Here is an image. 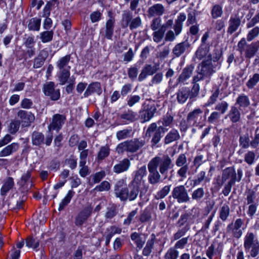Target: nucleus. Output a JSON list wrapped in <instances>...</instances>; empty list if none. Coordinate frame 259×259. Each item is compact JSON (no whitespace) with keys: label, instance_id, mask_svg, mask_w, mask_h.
I'll use <instances>...</instances> for the list:
<instances>
[{"label":"nucleus","instance_id":"nucleus-10","mask_svg":"<svg viewBox=\"0 0 259 259\" xmlns=\"http://www.w3.org/2000/svg\"><path fill=\"white\" fill-rule=\"evenodd\" d=\"M32 169L28 170L22 175L18 183L23 191H28L33 185V178L32 177Z\"/></svg>","mask_w":259,"mask_h":259},{"label":"nucleus","instance_id":"nucleus-4","mask_svg":"<svg viewBox=\"0 0 259 259\" xmlns=\"http://www.w3.org/2000/svg\"><path fill=\"white\" fill-rule=\"evenodd\" d=\"M145 144L144 140L135 138L119 143L116 148V151L118 154H123L124 152L133 153L141 148Z\"/></svg>","mask_w":259,"mask_h":259},{"label":"nucleus","instance_id":"nucleus-41","mask_svg":"<svg viewBox=\"0 0 259 259\" xmlns=\"http://www.w3.org/2000/svg\"><path fill=\"white\" fill-rule=\"evenodd\" d=\"M132 132V130L131 128H125L122 130L119 131L116 133V138L118 140H122L129 138L131 137Z\"/></svg>","mask_w":259,"mask_h":259},{"label":"nucleus","instance_id":"nucleus-6","mask_svg":"<svg viewBox=\"0 0 259 259\" xmlns=\"http://www.w3.org/2000/svg\"><path fill=\"white\" fill-rule=\"evenodd\" d=\"M244 221L241 219H237L234 222L228 224L226 229V234L231 237L239 239L242 235L241 229Z\"/></svg>","mask_w":259,"mask_h":259},{"label":"nucleus","instance_id":"nucleus-22","mask_svg":"<svg viewBox=\"0 0 259 259\" xmlns=\"http://www.w3.org/2000/svg\"><path fill=\"white\" fill-rule=\"evenodd\" d=\"M157 68L155 66L151 65H146L142 69L138 79L140 81H142L145 79L148 75H152L156 72Z\"/></svg>","mask_w":259,"mask_h":259},{"label":"nucleus","instance_id":"nucleus-33","mask_svg":"<svg viewBox=\"0 0 259 259\" xmlns=\"http://www.w3.org/2000/svg\"><path fill=\"white\" fill-rule=\"evenodd\" d=\"M155 240V236L154 234L151 235V238L149 239L144 247L142 253L144 256H149L152 252V250L153 248L154 242Z\"/></svg>","mask_w":259,"mask_h":259},{"label":"nucleus","instance_id":"nucleus-23","mask_svg":"<svg viewBox=\"0 0 259 259\" xmlns=\"http://www.w3.org/2000/svg\"><path fill=\"white\" fill-rule=\"evenodd\" d=\"M236 178V171L233 167H229L226 168L223 170L222 181V183H224L229 179L230 180L228 182H235Z\"/></svg>","mask_w":259,"mask_h":259},{"label":"nucleus","instance_id":"nucleus-64","mask_svg":"<svg viewBox=\"0 0 259 259\" xmlns=\"http://www.w3.org/2000/svg\"><path fill=\"white\" fill-rule=\"evenodd\" d=\"M178 251L175 248H170L165 254V259H177Z\"/></svg>","mask_w":259,"mask_h":259},{"label":"nucleus","instance_id":"nucleus-29","mask_svg":"<svg viewBox=\"0 0 259 259\" xmlns=\"http://www.w3.org/2000/svg\"><path fill=\"white\" fill-rule=\"evenodd\" d=\"M120 118L123 120L125 123L134 122L137 119V114L136 112L131 110L123 112L120 115Z\"/></svg>","mask_w":259,"mask_h":259},{"label":"nucleus","instance_id":"nucleus-58","mask_svg":"<svg viewBox=\"0 0 259 259\" xmlns=\"http://www.w3.org/2000/svg\"><path fill=\"white\" fill-rule=\"evenodd\" d=\"M172 116L170 114L167 113L165 115L163 116L161 121L159 120L158 121V123L159 124L160 122H161L163 126H170L172 123Z\"/></svg>","mask_w":259,"mask_h":259},{"label":"nucleus","instance_id":"nucleus-24","mask_svg":"<svg viewBox=\"0 0 259 259\" xmlns=\"http://www.w3.org/2000/svg\"><path fill=\"white\" fill-rule=\"evenodd\" d=\"M19 148V144L17 143H13L5 147L0 151V157H6L16 152Z\"/></svg>","mask_w":259,"mask_h":259},{"label":"nucleus","instance_id":"nucleus-55","mask_svg":"<svg viewBox=\"0 0 259 259\" xmlns=\"http://www.w3.org/2000/svg\"><path fill=\"white\" fill-rule=\"evenodd\" d=\"M20 125V121L14 120L11 121L9 127V131L12 134H15L18 130Z\"/></svg>","mask_w":259,"mask_h":259},{"label":"nucleus","instance_id":"nucleus-57","mask_svg":"<svg viewBox=\"0 0 259 259\" xmlns=\"http://www.w3.org/2000/svg\"><path fill=\"white\" fill-rule=\"evenodd\" d=\"M189 200L187 191L183 186H179V201L186 202Z\"/></svg>","mask_w":259,"mask_h":259},{"label":"nucleus","instance_id":"nucleus-50","mask_svg":"<svg viewBox=\"0 0 259 259\" xmlns=\"http://www.w3.org/2000/svg\"><path fill=\"white\" fill-rule=\"evenodd\" d=\"M178 138V133L177 130H172L170 131L165 138V143L166 144L170 143L177 139Z\"/></svg>","mask_w":259,"mask_h":259},{"label":"nucleus","instance_id":"nucleus-25","mask_svg":"<svg viewBox=\"0 0 259 259\" xmlns=\"http://www.w3.org/2000/svg\"><path fill=\"white\" fill-rule=\"evenodd\" d=\"M241 112L239 109L235 106H231L227 116L232 123L239 122L241 120Z\"/></svg>","mask_w":259,"mask_h":259},{"label":"nucleus","instance_id":"nucleus-63","mask_svg":"<svg viewBox=\"0 0 259 259\" xmlns=\"http://www.w3.org/2000/svg\"><path fill=\"white\" fill-rule=\"evenodd\" d=\"M111 187L110 183L106 181H104L102 182L99 185L97 186L95 190H97L100 192L104 191H108L110 190Z\"/></svg>","mask_w":259,"mask_h":259},{"label":"nucleus","instance_id":"nucleus-27","mask_svg":"<svg viewBox=\"0 0 259 259\" xmlns=\"http://www.w3.org/2000/svg\"><path fill=\"white\" fill-rule=\"evenodd\" d=\"M244 195L245 196V199L246 204L258 203V200L256 198V192L253 189H246Z\"/></svg>","mask_w":259,"mask_h":259},{"label":"nucleus","instance_id":"nucleus-15","mask_svg":"<svg viewBox=\"0 0 259 259\" xmlns=\"http://www.w3.org/2000/svg\"><path fill=\"white\" fill-rule=\"evenodd\" d=\"M212 64L211 60H207L202 62L198 66L197 71L202 73L205 77H209L215 70Z\"/></svg>","mask_w":259,"mask_h":259},{"label":"nucleus","instance_id":"nucleus-31","mask_svg":"<svg viewBox=\"0 0 259 259\" xmlns=\"http://www.w3.org/2000/svg\"><path fill=\"white\" fill-rule=\"evenodd\" d=\"M131 238L132 241L136 244L137 247L139 249H141L143 247L146 241L145 238L142 237L141 234L137 232L132 233Z\"/></svg>","mask_w":259,"mask_h":259},{"label":"nucleus","instance_id":"nucleus-39","mask_svg":"<svg viewBox=\"0 0 259 259\" xmlns=\"http://www.w3.org/2000/svg\"><path fill=\"white\" fill-rule=\"evenodd\" d=\"M240 147L242 149H247L251 146V141L248 134L240 136L239 139Z\"/></svg>","mask_w":259,"mask_h":259},{"label":"nucleus","instance_id":"nucleus-60","mask_svg":"<svg viewBox=\"0 0 259 259\" xmlns=\"http://www.w3.org/2000/svg\"><path fill=\"white\" fill-rule=\"evenodd\" d=\"M141 100V97L139 95H131L128 97L127 100V105L130 107H133L136 104L139 103Z\"/></svg>","mask_w":259,"mask_h":259},{"label":"nucleus","instance_id":"nucleus-26","mask_svg":"<svg viewBox=\"0 0 259 259\" xmlns=\"http://www.w3.org/2000/svg\"><path fill=\"white\" fill-rule=\"evenodd\" d=\"M259 49V41H257L247 45L245 49V56L247 58H251L254 56Z\"/></svg>","mask_w":259,"mask_h":259},{"label":"nucleus","instance_id":"nucleus-14","mask_svg":"<svg viewBox=\"0 0 259 259\" xmlns=\"http://www.w3.org/2000/svg\"><path fill=\"white\" fill-rule=\"evenodd\" d=\"M147 170L145 165H144L139 168L135 172V175L132 181L143 186L142 188L141 193L143 192H147L148 187L145 184V182L143 180V177L146 175Z\"/></svg>","mask_w":259,"mask_h":259},{"label":"nucleus","instance_id":"nucleus-8","mask_svg":"<svg viewBox=\"0 0 259 259\" xmlns=\"http://www.w3.org/2000/svg\"><path fill=\"white\" fill-rule=\"evenodd\" d=\"M154 164L156 168L159 166V171L161 174H164L170 168L171 160L167 155H163L162 157L156 156L152 158L149 162Z\"/></svg>","mask_w":259,"mask_h":259},{"label":"nucleus","instance_id":"nucleus-3","mask_svg":"<svg viewBox=\"0 0 259 259\" xmlns=\"http://www.w3.org/2000/svg\"><path fill=\"white\" fill-rule=\"evenodd\" d=\"M71 59V55L68 54L61 57L56 62V66L59 70L58 76L60 84H65L70 75L71 66L69 65Z\"/></svg>","mask_w":259,"mask_h":259},{"label":"nucleus","instance_id":"nucleus-56","mask_svg":"<svg viewBox=\"0 0 259 259\" xmlns=\"http://www.w3.org/2000/svg\"><path fill=\"white\" fill-rule=\"evenodd\" d=\"M26 246L28 247H31L36 249L39 246V241L32 237H28L26 239Z\"/></svg>","mask_w":259,"mask_h":259},{"label":"nucleus","instance_id":"nucleus-53","mask_svg":"<svg viewBox=\"0 0 259 259\" xmlns=\"http://www.w3.org/2000/svg\"><path fill=\"white\" fill-rule=\"evenodd\" d=\"M220 94L219 89H217L210 97L208 101L203 105L204 107H208L213 104L217 100Z\"/></svg>","mask_w":259,"mask_h":259},{"label":"nucleus","instance_id":"nucleus-18","mask_svg":"<svg viewBox=\"0 0 259 259\" xmlns=\"http://www.w3.org/2000/svg\"><path fill=\"white\" fill-rule=\"evenodd\" d=\"M156 110L155 105H148L146 109H144L140 112L141 122L144 123L149 121L153 117Z\"/></svg>","mask_w":259,"mask_h":259},{"label":"nucleus","instance_id":"nucleus-34","mask_svg":"<svg viewBox=\"0 0 259 259\" xmlns=\"http://www.w3.org/2000/svg\"><path fill=\"white\" fill-rule=\"evenodd\" d=\"M75 192L72 190L68 191L67 195L60 202L58 210L61 211L70 203L71 199L74 196Z\"/></svg>","mask_w":259,"mask_h":259},{"label":"nucleus","instance_id":"nucleus-5","mask_svg":"<svg viewBox=\"0 0 259 259\" xmlns=\"http://www.w3.org/2000/svg\"><path fill=\"white\" fill-rule=\"evenodd\" d=\"M142 24V21L140 16L133 18L131 11L126 10L123 12L121 20V26L122 28L128 27L132 30L140 27Z\"/></svg>","mask_w":259,"mask_h":259},{"label":"nucleus","instance_id":"nucleus-49","mask_svg":"<svg viewBox=\"0 0 259 259\" xmlns=\"http://www.w3.org/2000/svg\"><path fill=\"white\" fill-rule=\"evenodd\" d=\"M202 112V110L200 108L194 110L188 114L187 121H195Z\"/></svg>","mask_w":259,"mask_h":259},{"label":"nucleus","instance_id":"nucleus-11","mask_svg":"<svg viewBox=\"0 0 259 259\" xmlns=\"http://www.w3.org/2000/svg\"><path fill=\"white\" fill-rule=\"evenodd\" d=\"M43 91L46 96H49L53 101L58 100L60 97L59 89H55L54 82H46L44 85Z\"/></svg>","mask_w":259,"mask_h":259},{"label":"nucleus","instance_id":"nucleus-46","mask_svg":"<svg viewBox=\"0 0 259 259\" xmlns=\"http://www.w3.org/2000/svg\"><path fill=\"white\" fill-rule=\"evenodd\" d=\"M259 35V27L254 26L248 32L246 39L248 41H251L256 38Z\"/></svg>","mask_w":259,"mask_h":259},{"label":"nucleus","instance_id":"nucleus-9","mask_svg":"<svg viewBox=\"0 0 259 259\" xmlns=\"http://www.w3.org/2000/svg\"><path fill=\"white\" fill-rule=\"evenodd\" d=\"M244 14L242 13L232 15L228 21L229 26L227 32L230 34L235 32L241 24V20L243 18Z\"/></svg>","mask_w":259,"mask_h":259},{"label":"nucleus","instance_id":"nucleus-52","mask_svg":"<svg viewBox=\"0 0 259 259\" xmlns=\"http://www.w3.org/2000/svg\"><path fill=\"white\" fill-rule=\"evenodd\" d=\"M259 82V73H254L246 82L248 89H252Z\"/></svg>","mask_w":259,"mask_h":259},{"label":"nucleus","instance_id":"nucleus-19","mask_svg":"<svg viewBox=\"0 0 259 259\" xmlns=\"http://www.w3.org/2000/svg\"><path fill=\"white\" fill-rule=\"evenodd\" d=\"M102 93L101 83L99 82H93L89 84L83 94L84 98H87L94 94L100 95Z\"/></svg>","mask_w":259,"mask_h":259},{"label":"nucleus","instance_id":"nucleus-44","mask_svg":"<svg viewBox=\"0 0 259 259\" xmlns=\"http://www.w3.org/2000/svg\"><path fill=\"white\" fill-rule=\"evenodd\" d=\"M256 160V154L253 151H247L244 154V160L249 165L253 164Z\"/></svg>","mask_w":259,"mask_h":259},{"label":"nucleus","instance_id":"nucleus-59","mask_svg":"<svg viewBox=\"0 0 259 259\" xmlns=\"http://www.w3.org/2000/svg\"><path fill=\"white\" fill-rule=\"evenodd\" d=\"M189 96L190 97V92L189 88L182 89L181 91V95H179V102H185Z\"/></svg>","mask_w":259,"mask_h":259},{"label":"nucleus","instance_id":"nucleus-21","mask_svg":"<svg viewBox=\"0 0 259 259\" xmlns=\"http://www.w3.org/2000/svg\"><path fill=\"white\" fill-rule=\"evenodd\" d=\"M164 7L161 4H156L151 6L148 10V17L157 16L159 17L165 13Z\"/></svg>","mask_w":259,"mask_h":259},{"label":"nucleus","instance_id":"nucleus-35","mask_svg":"<svg viewBox=\"0 0 259 259\" xmlns=\"http://www.w3.org/2000/svg\"><path fill=\"white\" fill-rule=\"evenodd\" d=\"M194 67L192 65H190L185 67L179 76V81H184L189 78L192 74Z\"/></svg>","mask_w":259,"mask_h":259},{"label":"nucleus","instance_id":"nucleus-7","mask_svg":"<svg viewBox=\"0 0 259 259\" xmlns=\"http://www.w3.org/2000/svg\"><path fill=\"white\" fill-rule=\"evenodd\" d=\"M53 136L52 134L48 135L46 138L44 135L39 132L34 131L31 136V141L33 145L36 146H41V145L45 144L46 146L51 145Z\"/></svg>","mask_w":259,"mask_h":259},{"label":"nucleus","instance_id":"nucleus-45","mask_svg":"<svg viewBox=\"0 0 259 259\" xmlns=\"http://www.w3.org/2000/svg\"><path fill=\"white\" fill-rule=\"evenodd\" d=\"M165 132V128L163 126H159L158 128L156 130L154 133L152 139V142L154 144L158 143L162 137L161 134Z\"/></svg>","mask_w":259,"mask_h":259},{"label":"nucleus","instance_id":"nucleus-16","mask_svg":"<svg viewBox=\"0 0 259 259\" xmlns=\"http://www.w3.org/2000/svg\"><path fill=\"white\" fill-rule=\"evenodd\" d=\"M66 120V116L64 115L56 114L52 117V121L49 125L48 128L50 131L57 130L59 131L62 125L64 124Z\"/></svg>","mask_w":259,"mask_h":259},{"label":"nucleus","instance_id":"nucleus-43","mask_svg":"<svg viewBox=\"0 0 259 259\" xmlns=\"http://www.w3.org/2000/svg\"><path fill=\"white\" fill-rule=\"evenodd\" d=\"M230 207L227 204H224L220 208L219 211L220 218L223 221H225L227 220L228 217L230 214Z\"/></svg>","mask_w":259,"mask_h":259},{"label":"nucleus","instance_id":"nucleus-1","mask_svg":"<svg viewBox=\"0 0 259 259\" xmlns=\"http://www.w3.org/2000/svg\"><path fill=\"white\" fill-rule=\"evenodd\" d=\"M141 186L132 181L127 187L125 179H121L117 181L114 186V194L121 201H132L137 198Z\"/></svg>","mask_w":259,"mask_h":259},{"label":"nucleus","instance_id":"nucleus-51","mask_svg":"<svg viewBox=\"0 0 259 259\" xmlns=\"http://www.w3.org/2000/svg\"><path fill=\"white\" fill-rule=\"evenodd\" d=\"M45 60L46 57H44L42 54L40 53L34 59L33 68H38L41 67L44 65Z\"/></svg>","mask_w":259,"mask_h":259},{"label":"nucleus","instance_id":"nucleus-17","mask_svg":"<svg viewBox=\"0 0 259 259\" xmlns=\"http://www.w3.org/2000/svg\"><path fill=\"white\" fill-rule=\"evenodd\" d=\"M148 163V169L149 172L148 180L150 184L155 185L160 181L161 176L156 168L154 164Z\"/></svg>","mask_w":259,"mask_h":259},{"label":"nucleus","instance_id":"nucleus-20","mask_svg":"<svg viewBox=\"0 0 259 259\" xmlns=\"http://www.w3.org/2000/svg\"><path fill=\"white\" fill-rule=\"evenodd\" d=\"M131 165V163L130 159L125 158L114 165L113 170L114 172L117 174L124 172L130 169Z\"/></svg>","mask_w":259,"mask_h":259},{"label":"nucleus","instance_id":"nucleus-38","mask_svg":"<svg viewBox=\"0 0 259 259\" xmlns=\"http://www.w3.org/2000/svg\"><path fill=\"white\" fill-rule=\"evenodd\" d=\"M58 0H50L47 2L43 10V16H50L51 10L55 8V5L58 6Z\"/></svg>","mask_w":259,"mask_h":259},{"label":"nucleus","instance_id":"nucleus-37","mask_svg":"<svg viewBox=\"0 0 259 259\" xmlns=\"http://www.w3.org/2000/svg\"><path fill=\"white\" fill-rule=\"evenodd\" d=\"M53 30H47L39 33V38L42 43L51 42L54 36Z\"/></svg>","mask_w":259,"mask_h":259},{"label":"nucleus","instance_id":"nucleus-54","mask_svg":"<svg viewBox=\"0 0 259 259\" xmlns=\"http://www.w3.org/2000/svg\"><path fill=\"white\" fill-rule=\"evenodd\" d=\"M211 16L214 19H216L222 16L223 14L222 8L219 5H215L211 10Z\"/></svg>","mask_w":259,"mask_h":259},{"label":"nucleus","instance_id":"nucleus-28","mask_svg":"<svg viewBox=\"0 0 259 259\" xmlns=\"http://www.w3.org/2000/svg\"><path fill=\"white\" fill-rule=\"evenodd\" d=\"M14 186V179L12 177H8L4 181L3 185L1 189V194L5 196L7 193Z\"/></svg>","mask_w":259,"mask_h":259},{"label":"nucleus","instance_id":"nucleus-42","mask_svg":"<svg viewBox=\"0 0 259 259\" xmlns=\"http://www.w3.org/2000/svg\"><path fill=\"white\" fill-rule=\"evenodd\" d=\"M121 232V229L115 226H112L108 228L105 234L104 235V237H107L108 238H111L116 234H120Z\"/></svg>","mask_w":259,"mask_h":259},{"label":"nucleus","instance_id":"nucleus-62","mask_svg":"<svg viewBox=\"0 0 259 259\" xmlns=\"http://www.w3.org/2000/svg\"><path fill=\"white\" fill-rule=\"evenodd\" d=\"M169 191V186H165L161 190H160L157 193L156 195L155 196V198L156 199L163 198L168 193Z\"/></svg>","mask_w":259,"mask_h":259},{"label":"nucleus","instance_id":"nucleus-13","mask_svg":"<svg viewBox=\"0 0 259 259\" xmlns=\"http://www.w3.org/2000/svg\"><path fill=\"white\" fill-rule=\"evenodd\" d=\"M17 116L20 119L22 127H28L35 120V116L31 112L20 110L17 112Z\"/></svg>","mask_w":259,"mask_h":259},{"label":"nucleus","instance_id":"nucleus-48","mask_svg":"<svg viewBox=\"0 0 259 259\" xmlns=\"http://www.w3.org/2000/svg\"><path fill=\"white\" fill-rule=\"evenodd\" d=\"M164 26L161 27L157 30L155 31L153 34V40L156 42H160L162 39L165 29H164Z\"/></svg>","mask_w":259,"mask_h":259},{"label":"nucleus","instance_id":"nucleus-47","mask_svg":"<svg viewBox=\"0 0 259 259\" xmlns=\"http://www.w3.org/2000/svg\"><path fill=\"white\" fill-rule=\"evenodd\" d=\"M117 213L116 206L112 204L111 206L108 207L105 217L106 219L110 220L113 218Z\"/></svg>","mask_w":259,"mask_h":259},{"label":"nucleus","instance_id":"nucleus-30","mask_svg":"<svg viewBox=\"0 0 259 259\" xmlns=\"http://www.w3.org/2000/svg\"><path fill=\"white\" fill-rule=\"evenodd\" d=\"M41 19L34 17L28 21L27 27L29 31H38L40 28Z\"/></svg>","mask_w":259,"mask_h":259},{"label":"nucleus","instance_id":"nucleus-32","mask_svg":"<svg viewBox=\"0 0 259 259\" xmlns=\"http://www.w3.org/2000/svg\"><path fill=\"white\" fill-rule=\"evenodd\" d=\"M235 105H238L240 108H247L250 105V100L247 96L243 94H241L236 99Z\"/></svg>","mask_w":259,"mask_h":259},{"label":"nucleus","instance_id":"nucleus-36","mask_svg":"<svg viewBox=\"0 0 259 259\" xmlns=\"http://www.w3.org/2000/svg\"><path fill=\"white\" fill-rule=\"evenodd\" d=\"M110 152L109 145L106 144L105 146H101L97 155V159L99 161H102L107 157Z\"/></svg>","mask_w":259,"mask_h":259},{"label":"nucleus","instance_id":"nucleus-2","mask_svg":"<svg viewBox=\"0 0 259 259\" xmlns=\"http://www.w3.org/2000/svg\"><path fill=\"white\" fill-rule=\"evenodd\" d=\"M243 246L249 256L253 258L259 256V240L253 232L246 233L244 238Z\"/></svg>","mask_w":259,"mask_h":259},{"label":"nucleus","instance_id":"nucleus-61","mask_svg":"<svg viewBox=\"0 0 259 259\" xmlns=\"http://www.w3.org/2000/svg\"><path fill=\"white\" fill-rule=\"evenodd\" d=\"M229 104L226 101H222L217 104L215 109L220 112L222 114H224L228 108Z\"/></svg>","mask_w":259,"mask_h":259},{"label":"nucleus","instance_id":"nucleus-12","mask_svg":"<svg viewBox=\"0 0 259 259\" xmlns=\"http://www.w3.org/2000/svg\"><path fill=\"white\" fill-rule=\"evenodd\" d=\"M93 207L91 204L85 206L76 215L74 223L76 226L80 227L85 223L91 215Z\"/></svg>","mask_w":259,"mask_h":259},{"label":"nucleus","instance_id":"nucleus-40","mask_svg":"<svg viewBox=\"0 0 259 259\" xmlns=\"http://www.w3.org/2000/svg\"><path fill=\"white\" fill-rule=\"evenodd\" d=\"M115 22L106 21L105 37L108 39H112L114 32Z\"/></svg>","mask_w":259,"mask_h":259}]
</instances>
